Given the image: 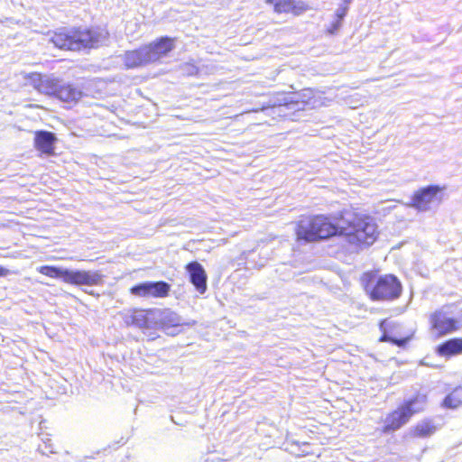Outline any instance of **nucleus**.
I'll return each instance as SVG.
<instances>
[{"label": "nucleus", "mask_w": 462, "mask_h": 462, "mask_svg": "<svg viewBox=\"0 0 462 462\" xmlns=\"http://www.w3.org/2000/svg\"><path fill=\"white\" fill-rule=\"evenodd\" d=\"M320 105L311 89H303L301 92L279 93L270 99L269 104L263 110L268 115L297 120V113L307 108L312 109Z\"/></svg>", "instance_id": "1"}, {"label": "nucleus", "mask_w": 462, "mask_h": 462, "mask_svg": "<svg viewBox=\"0 0 462 462\" xmlns=\"http://www.w3.org/2000/svg\"><path fill=\"white\" fill-rule=\"evenodd\" d=\"M108 32L102 28L73 27L55 32L50 42L60 50L81 51L94 49L104 43Z\"/></svg>", "instance_id": "2"}, {"label": "nucleus", "mask_w": 462, "mask_h": 462, "mask_svg": "<svg viewBox=\"0 0 462 462\" xmlns=\"http://www.w3.org/2000/svg\"><path fill=\"white\" fill-rule=\"evenodd\" d=\"M28 84L38 92L57 98L62 102L77 101L81 97L79 88L62 79L49 75L32 73L28 76Z\"/></svg>", "instance_id": "3"}, {"label": "nucleus", "mask_w": 462, "mask_h": 462, "mask_svg": "<svg viewBox=\"0 0 462 462\" xmlns=\"http://www.w3.org/2000/svg\"><path fill=\"white\" fill-rule=\"evenodd\" d=\"M174 48L173 39L163 36L134 51L124 54V63L127 69H134L154 62L167 55Z\"/></svg>", "instance_id": "4"}, {"label": "nucleus", "mask_w": 462, "mask_h": 462, "mask_svg": "<svg viewBox=\"0 0 462 462\" xmlns=\"http://www.w3.org/2000/svg\"><path fill=\"white\" fill-rule=\"evenodd\" d=\"M343 229L332 223L329 217L319 215L301 220L296 229L298 239L312 242L342 235Z\"/></svg>", "instance_id": "5"}, {"label": "nucleus", "mask_w": 462, "mask_h": 462, "mask_svg": "<svg viewBox=\"0 0 462 462\" xmlns=\"http://www.w3.org/2000/svg\"><path fill=\"white\" fill-rule=\"evenodd\" d=\"M426 395L418 393L405 400L396 410L387 414L383 420V433H390L401 429L416 413L423 411Z\"/></svg>", "instance_id": "6"}, {"label": "nucleus", "mask_w": 462, "mask_h": 462, "mask_svg": "<svg viewBox=\"0 0 462 462\" xmlns=\"http://www.w3.org/2000/svg\"><path fill=\"white\" fill-rule=\"evenodd\" d=\"M365 290L373 300H393L401 296L402 286L395 275L385 274L376 279L370 277Z\"/></svg>", "instance_id": "7"}, {"label": "nucleus", "mask_w": 462, "mask_h": 462, "mask_svg": "<svg viewBox=\"0 0 462 462\" xmlns=\"http://www.w3.org/2000/svg\"><path fill=\"white\" fill-rule=\"evenodd\" d=\"M342 234L351 245L370 246L377 238V226L370 217H356Z\"/></svg>", "instance_id": "8"}, {"label": "nucleus", "mask_w": 462, "mask_h": 462, "mask_svg": "<svg viewBox=\"0 0 462 462\" xmlns=\"http://www.w3.org/2000/svg\"><path fill=\"white\" fill-rule=\"evenodd\" d=\"M452 306H443L430 315V324L439 336H445L459 329L461 320L455 317Z\"/></svg>", "instance_id": "9"}, {"label": "nucleus", "mask_w": 462, "mask_h": 462, "mask_svg": "<svg viewBox=\"0 0 462 462\" xmlns=\"http://www.w3.org/2000/svg\"><path fill=\"white\" fill-rule=\"evenodd\" d=\"M441 188L439 185H429L415 191L411 200L407 205L420 212H426L439 203V193Z\"/></svg>", "instance_id": "10"}, {"label": "nucleus", "mask_w": 462, "mask_h": 462, "mask_svg": "<svg viewBox=\"0 0 462 462\" xmlns=\"http://www.w3.org/2000/svg\"><path fill=\"white\" fill-rule=\"evenodd\" d=\"M171 288V284L164 281H147L131 287L130 292L140 298H165Z\"/></svg>", "instance_id": "11"}, {"label": "nucleus", "mask_w": 462, "mask_h": 462, "mask_svg": "<svg viewBox=\"0 0 462 462\" xmlns=\"http://www.w3.org/2000/svg\"><path fill=\"white\" fill-rule=\"evenodd\" d=\"M65 282L67 283L81 286H94L102 282L103 275L97 271L69 270L65 273Z\"/></svg>", "instance_id": "12"}, {"label": "nucleus", "mask_w": 462, "mask_h": 462, "mask_svg": "<svg viewBox=\"0 0 462 462\" xmlns=\"http://www.w3.org/2000/svg\"><path fill=\"white\" fill-rule=\"evenodd\" d=\"M185 269L189 274L190 283L199 294H204L208 289V275L202 264L193 261L189 263Z\"/></svg>", "instance_id": "13"}, {"label": "nucleus", "mask_w": 462, "mask_h": 462, "mask_svg": "<svg viewBox=\"0 0 462 462\" xmlns=\"http://www.w3.org/2000/svg\"><path fill=\"white\" fill-rule=\"evenodd\" d=\"M397 328H399V324L393 320L388 319L381 320L379 328L382 332V336L379 340L381 342H390L398 346H404L409 341V337H396L394 336V330Z\"/></svg>", "instance_id": "14"}, {"label": "nucleus", "mask_w": 462, "mask_h": 462, "mask_svg": "<svg viewBox=\"0 0 462 462\" xmlns=\"http://www.w3.org/2000/svg\"><path fill=\"white\" fill-rule=\"evenodd\" d=\"M124 323L127 327H135L138 328H149L152 321L149 319L148 312L143 310H127L122 314Z\"/></svg>", "instance_id": "15"}, {"label": "nucleus", "mask_w": 462, "mask_h": 462, "mask_svg": "<svg viewBox=\"0 0 462 462\" xmlns=\"http://www.w3.org/2000/svg\"><path fill=\"white\" fill-rule=\"evenodd\" d=\"M57 138L49 131H37L34 136L35 148L46 154H51L54 151V143Z\"/></svg>", "instance_id": "16"}, {"label": "nucleus", "mask_w": 462, "mask_h": 462, "mask_svg": "<svg viewBox=\"0 0 462 462\" xmlns=\"http://www.w3.org/2000/svg\"><path fill=\"white\" fill-rule=\"evenodd\" d=\"M437 352L442 356H456L462 353V338H450L437 347Z\"/></svg>", "instance_id": "17"}, {"label": "nucleus", "mask_w": 462, "mask_h": 462, "mask_svg": "<svg viewBox=\"0 0 462 462\" xmlns=\"http://www.w3.org/2000/svg\"><path fill=\"white\" fill-rule=\"evenodd\" d=\"M437 430L436 426L430 420L419 422L413 429V435L419 438H428Z\"/></svg>", "instance_id": "18"}, {"label": "nucleus", "mask_w": 462, "mask_h": 462, "mask_svg": "<svg viewBox=\"0 0 462 462\" xmlns=\"http://www.w3.org/2000/svg\"><path fill=\"white\" fill-rule=\"evenodd\" d=\"M161 322L165 328H176L183 324L181 318L174 311L164 310L161 315Z\"/></svg>", "instance_id": "19"}, {"label": "nucleus", "mask_w": 462, "mask_h": 462, "mask_svg": "<svg viewBox=\"0 0 462 462\" xmlns=\"http://www.w3.org/2000/svg\"><path fill=\"white\" fill-rule=\"evenodd\" d=\"M38 272L51 278H59L65 282L67 269L52 265H42L38 268Z\"/></svg>", "instance_id": "20"}, {"label": "nucleus", "mask_w": 462, "mask_h": 462, "mask_svg": "<svg viewBox=\"0 0 462 462\" xmlns=\"http://www.w3.org/2000/svg\"><path fill=\"white\" fill-rule=\"evenodd\" d=\"M460 404H462V387L456 388L443 401V406L446 408L455 409Z\"/></svg>", "instance_id": "21"}, {"label": "nucleus", "mask_w": 462, "mask_h": 462, "mask_svg": "<svg viewBox=\"0 0 462 462\" xmlns=\"http://www.w3.org/2000/svg\"><path fill=\"white\" fill-rule=\"evenodd\" d=\"M266 3L273 5L276 13H291V0H266Z\"/></svg>", "instance_id": "22"}, {"label": "nucleus", "mask_w": 462, "mask_h": 462, "mask_svg": "<svg viewBox=\"0 0 462 462\" xmlns=\"http://www.w3.org/2000/svg\"><path fill=\"white\" fill-rule=\"evenodd\" d=\"M309 9L308 5H306L301 0H291V13L294 15H300L304 12H306Z\"/></svg>", "instance_id": "23"}, {"label": "nucleus", "mask_w": 462, "mask_h": 462, "mask_svg": "<svg viewBox=\"0 0 462 462\" xmlns=\"http://www.w3.org/2000/svg\"><path fill=\"white\" fill-rule=\"evenodd\" d=\"M50 442H51V439H48V442L44 441L43 446H39L38 451L45 456H48L49 454L55 453L54 450L52 449L51 444Z\"/></svg>", "instance_id": "24"}, {"label": "nucleus", "mask_w": 462, "mask_h": 462, "mask_svg": "<svg viewBox=\"0 0 462 462\" xmlns=\"http://www.w3.org/2000/svg\"><path fill=\"white\" fill-rule=\"evenodd\" d=\"M348 11V5H340L336 11V18L339 20H344Z\"/></svg>", "instance_id": "25"}, {"label": "nucleus", "mask_w": 462, "mask_h": 462, "mask_svg": "<svg viewBox=\"0 0 462 462\" xmlns=\"http://www.w3.org/2000/svg\"><path fill=\"white\" fill-rule=\"evenodd\" d=\"M342 22V20L335 18L331 26L328 29V33L335 34L340 29Z\"/></svg>", "instance_id": "26"}, {"label": "nucleus", "mask_w": 462, "mask_h": 462, "mask_svg": "<svg viewBox=\"0 0 462 462\" xmlns=\"http://www.w3.org/2000/svg\"><path fill=\"white\" fill-rule=\"evenodd\" d=\"M185 71L188 73V75H195L198 73V69L192 64H186Z\"/></svg>", "instance_id": "27"}, {"label": "nucleus", "mask_w": 462, "mask_h": 462, "mask_svg": "<svg viewBox=\"0 0 462 462\" xmlns=\"http://www.w3.org/2000/svg\"><path fill=\"white\" fill-rule=\"evenodd\" d=\"M9 270L5 268L4 266L0 265V277H5L8 275Z\"/></svg>", "instance_id": "28"}, {"label": "nucleus", "mask_w": 462, "mask_h": 462, "mask_svg": "<svg viewBox=\"0 0 462 462\" xmlns=\"http://www.w3.org/2000/svg\"><path fill=\"white\" fill-rule=\"evenodd\" d=\"M353 0H343L345 5H350Z\"/></svg>", "instance_id": "29"}]
</instances>
